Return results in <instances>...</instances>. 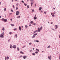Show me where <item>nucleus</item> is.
<instances>
[{"instance_id": "nucleus-1", "label": "nucleus", "mask_w": 60, "mask_h": 60, "mask_svg": "<svg viewBox=\"0 0 60 60\" xmlns=\"http://www.w3.org/2000/svg\"><path fill=\"white\" fill-rule=\"evenodd\" d=\"M4 33H2L0 35V38H4Z\"/></svg>"}, {"instance_id": "nucleus-2", "label": "nucleus", "mask_w": 60, "mask_h": 60, "mask_svg": "<svg viewBox=\"0 0 60 60\" xmlns=\"http://www.w3.org/2000/svg\"><path fill=\"white\" fill-rule=\"evenodd\" d=\"M1 20L4 22H6V21H7V19H5L4 18L2 19H1Z\"/></svg>"}, {"instance_id": "nucleus-3", "label": "nucleus", "mask_w": 60, "mask_h": 60, "mask_svg": "<svg viewBox=\"0 0 60 60\" xmlns=\"http://www.w3.org/2000/svg\"><path fill=\"white\" fill-rule=\"evenodd\" d=\"M19 14V11H17L16 13V15H18Z\"/></svg>"}, {"instance_id": "nucleus-4", "label": "nucleus", "mask_w": 60, "mask_h": 60, "mask_svg": "<svg viewBox=\"0 0 60 60\" xmlns=\"http://www.w3.org/2000/svg\"><path fill=\"white\" fill-rule=\"evenodd\" d=\"M51 56H48V58L50 60H51Z\"/></svg>"}, {"instance_id": "nucleus-5", "label": "nucleus", "mask_w": 60, "mask_h": 60, "mask_svg": "<svg viewBox=\"0 0 60 60\" xmlns=\"http://www.w3.org/2000/svg\"><path fill=\"white\" fill-rule=\"evenodd\" d=\"M27 57L26 56H24L23 57V58L24 59H25L26 58V57Z\"/></svg>"}, {"instance_id": "nucleus-6", "label": "nucleus", "mask_w": 60, "mask_h": 60, "mask_svg": "<svg viewBox=\"0 0 60 60\" xmlns=\"http://www.w3.org/2000/svg\"><path fill=\"white\" fill-rule=\"evenodd\" d=\"M13 48H14V49H15V48H16V46L15 45H13V47H12Z\"/></svg>"}, {"instance_id": "nucleus-7", "label": "nucleus", "mask_w": 60, "mask_h": 60, "mask_svg": "<svg viewBox=\"0 0 60 60\" xmlns=\"http://www.w3.org/2000/svg\"><path fill=\"white\" fill-rule=\"evenodd\" d=\"M19 28L20 30L21 31V27L19 26Z\"/></svg>"}, {"instance_id": "nucleus-8", "label": "nucleus", "mask_w": 60, "mask_h": 60, "mask_svg": "<svg viewBox=\"0 0 60 60\" xmlns=\"http://www.w3.org/2000/svg\"><path fill=\"white\" fill-rule=\"evenodd\" d=\"M55 26L56 27V28H55V29H57L58 28L57 26L56 25Z\"/></svg>"}, {"instance_id": "nucleus-9", "label": "nucleus", "mask_w": 60, "mask_h": 60, "mask_svg": "<svg viewBox=\"0 0 60 60\" xmlns=\"http://www.w3.org/2000/svg\"><path fill=\"white\" fill-rule=\"evenodd\" d=\"M20 53H21L22 54H24V53H23V52H22V51H21L20 52Z\"/></svg>"}, {"instance_id": "nucleus-10", "label": "nucleus", "mask_w": 60, "mask_h": 60, "mask_svg": "<svg viewBox=\"0 0 60 60\" xmlns=\"http://www.w3.org/2000/svg\"><path fill=\"white\" fill-rule=\"evenodd\" d=\"M38 31L39 32H40V28H38Z\"/></svg>"}, {"instance_id": "nucleus-11", "label": "nucleus", "mask_w": 60, "mask_h": 60, "mask_svg": "<svg viewBox=\"0 0 60 60\" xmlns=\"http://www.w3.org/2000/svg\"><path fill=\"white\" fill-rule=\"evenodd\" d=\"M11 26H14V25L13 24H11Z\"/></svg>"}, {"instance_id": "nucleus-12", "label": "nucleus", "mask_w": 60, "mask_h": 60, "mask_svg": "<svg viewBox=\"0 0 60 60\" xmlns=\"http://www.w3.org/2000/svg\"><path fill=\"white\" fill-rule=\"evenodd\" d=\"M17 49L18 51H19V48L18 47L17 48Z\"/></svg>"}, {"instance_id": "nucleus-13", "label": "nucleus", "mask_w": 60, "mask_h": 60, "mask_svg": "<svg viewBox=\"0 0 60 60\" xmlns=\"http://www.w3.org/2000/svg\"><path fill=\"white\" fill-rule=\"evenodd\" d=\"M42 8H41V7H40L39 8V10H41L42 9Z\"/></svg>"}, {"instance_id": "nucleus-14", "label": "nucleus", "mask_w": 60, "mask_h": 60, "mask_svg": "<svg viewBox=\"0 0 60 60\" xmlns=\"http://www.w3.org/2000/svg\"><path fill=\"white\" fill-rule=\"evenodd\" d=\"M11 46H12V45H10V48H11V47H12Z\"/></svg>"}, {"instance_id": "nucleus-15", "label": "nucleus", "mask_w": 60, "mask_h": 60, "mask_svg": "<svg viewBox=\"0 0 60 60\" xmlns=\"http://www.w3.org/2000/svg\"><path fill=\"white\" fill-rule=\"evenodd\" d=\"M42 26H41V28H40V30H41L42 29Z\"/></svg>"}, {"instance_id": "nucleus-16", "label": "nucleus", "mask_w": 60, "mask_h": 60, "mask_svg": "<svg viewBox=\"0 0 60 60\" xmlns=\"http://www.w3.org/2000/svg\"><path fill=\"white\" fill-rule=\"evenodd\" d=\"M25 27H26V28H27V25H25Z\"/></svg>"}, {"instance_id": "nucleus-17", "label": "nucleus", "mask_w": 60, "mask_h": 60, "mask_svg": "<svg viewBox=\"0 0 60 60\" xmlns=\"http://www.w3.org/2000/svg\"><path fill=\"white\" fill-rule=\"evenodd\" d=\"M37 17H34V19L35 20L36 19H37Z\"/></svg>"}, {"instance_id": "nucleus-18", "label": "nucleus", "mask_w": 60, "mask_h": 60, "mask_svg": "<svg viewBox=\"0 0 60 60\" xmlns=\"http://www.w3.org/2000/svg\"><path fill=\"white\" fill-rule=\"evenodd\" d=\"M32 4H33L32 3V2H31V7L32 6Z\"/></svg>"}, {"instance_id": "nucleus-19", "label": "nucleus", "mask_w": 60, "mask_h": 60, "mask_svg": "<svg viewBox=\"0 0 60 60\" xmlns=\"http://www.w3.org/2000/svg\"><path fill=\"white\" fill-rule=\"evenodd\" d=\"M50 45H49V46H48L47 47V48H50Z\"/></svg>"}, {"instance_id": "nucleus-20", "label": "nucleus", "mask_w": 60, "mask_h": 60, "mask_svg": "<svg viewBox=\"0 0 60 60\" xmlns=\"http://www.w3.org/2000/svg\"><path fill=\"white\" fill-rule=\"evenodd\" d=\"M3 29H2V30H3V31H4V30H5V28H4V27H3Z\"/></svg>"}, {"instance_id": "nucleus-21", "label": "nucleus", "mask_w": 60, "mask_h": 60, "mask_svg": "<svg viewBox=\"0 0 60 60\" xmlns=\"http://www.w3.org/2000/svg\"><path fill=\"white\" fill-rule=\"evenodd\" d=\"M16 9L17 10H18V8L17 7H16Z\"/></svg>"}, {"instance_id": "nucleus-22", "label": "nucleus", "mask_w": 60, "mask_h": 60, "mask_svg": "<svg viewBox=\"0 0 60 60\" xmlns=\"http://www.w3.org/2000/svg\"><path fill=\"white\" fill-rule=\"evenodd\" d=\"M32 55H35V54L34 53H32Z\"/></svg>"}, {"instance_id": "nucleus-23", "label": "nucleus", "mask_w": 60, "mask_h": 60, "mask_svg": "<svg viewBox=\"0 0 60 60\" xmlns=\"http://www.w3.org/2000/svg\"><path fill=\"white\" fill-rule=\"evenodd\" d=\"M36 50L38 51V52L39 51V50L38 49H36Z\"/></svg>"}, {"instance_id": "nucleus-24", "label": "nucleus", "mask_w": 60, "mask_h": 60, "mask_svg": "<svg viewBox=\"0 0 60 60\" xmlns=\"http://www.w3.org/2000/svg\"><path fill=\"white\" fill-rule=\"evenodd\" d=\"M17 30V28H15V29H14V31H15V30Z\"/></svg>"}, {"instance_id": "nucleus-25", "label": "nucleus", "mask_w": 60, "mask_h": 60, "mask_svg": "<svg viewBox=\"0 0 60 60\" xmlns=\"http://www.w3.org/2000/svg\"><path fill=\"white\" fill-rule=\"evenodd\" d=\"M24 4L26 6V5H27V4H26L25 3H24Z\"/></svg>"}, {"instance_id": "nucleus-26", "label": "nucleus", "mask_w": 60, "mask_h": 60, "mask_svg": "<svg viewBox=\"0 0 60 60\" xmlns=\"http://www.w3.org/2000/svg\"><path fill=\"white\" fill-rule=\"evenodd\" d=\"M36 41L37 42H38L39 41H38V40H36V41Z\"/></svg>"}, {"instance_id": "nucleus-27", "label": "nucleus", "mask_w": 60, "mask_h": 60, "mask_svg": "<svg viewBox=\"0 0 60 60\" xmlns=\"http://www.w3.org/2000/svg\"><path fill=\"white\" fill-rule=\"evenodd\" d=\"M6 8H5L4 9V11H6Z\"/></svg>"}, {"instance_id": "nucleus-28", "label": "nucleus", "mask_w": 60, "mask_h": 60, "mask_svg": "<svg viewBox=\"0 0 60 60\" xmlns=\"http://www.w3.org/2000/svg\"><path fill=\"white\" fill-rule=\"evenodd\" d=\"M7 59L8 60L9 59V57L8 56H7Z\"/></svg>"}, {"instance_id": "nucleus-29", "label": "nucleus", "mask_w": 60, "mask_h": 60, "mask_svg": "<svg viewBox=\"0 0 60 60\" xmlns=\"http://www.w3.org/2000/svg\"><path fill=\"white\" fill-rule=\"evenodd\" d=\"M35 53H36V54H38V52H37V51H36V52H35Z\"/></svg>"}, {"instance_id": "nucleus-30", "label": "nucleus", "mask_w": 60, "mask_h": 60, "mask_svg": "<svg viewBox=\"0 0 60 60\" xmlns=\"http://www.w3.org/2000/svg\"><path fill=\"white\" fill-rule=\"evenodd\" d=\"M33 22V21H31L30 22V23H32Z\"/></svg>"}, {"instance_id": "nucleus-31", "label": "nucleus", "mask_w": 60, "mask_h": 60, "mask_svg": "<svg viewBox=\"0 0 60 60\" xmlns=\"http://www.w3.org/2000/svg\"><path fill=\"white\" fill-rule=\"evenodd\" d=\"M9 34H12V33L11 32H9Z\"/></svg>"}, {"instance_id": "nucleus-32", "label": "nucleus", "mask_w": 60, "mask_h": 60, "mask_svg": "<svg viewBox=\"0 0 60 60\" xmlns=\"http://www.w3.org/2000/svg\"><path fill=\"white\" fill-rule=\"evenodd\" d=\"M15 36L16 38H17V34H16L15 35Z\"/></svg>"}, {"instance_id": "nucleus-33", "label": "nucleus", "mask_w": 60, "mask_h": 60, "mask_svg": "<svg viewBox=\"0 0 60 60\" xmlns=\"http://www.w3.org/2000/svg\"><path fill=\"white\" fill-rule=\"evenodd\" d=\"M22 3H24V1L23 0L22 1Z\"/></svg>"}, {"instance_id": "nucleus-34", "label": "nucleus", "mask_w": 60, "mask_h": 60, "mask_svg": "<svg viewBox=\"0 0 60 60\" xmlns=\"http://www.w3.org/2000/svg\"><path fill=\"white\" fill-rule=\"evenodd\" d=\"M37 35V33L35 34L34 35H35H35Z\"/></svg>"}, {"instance_id": "nucleus-35", "label": "nucleus", "mask_w": 60, "mask_h": 60, "mask_svg": "<svg viewBox=\"0 0 60 60\" xmlns=\"http://www.w3.org/2000/svg\"><path fill=\"white\" fill-rule=\"evenodd\" d=\"M27 7L28 8H29V6L28 5H27Z\"/></svg>"}, {"instance_id": "nucleus-36", "label": "nucleus", "mask_w": 60, "mask_h": 60, "mask_svg": "<svg viewBox=\"0 0 60 60\" xmlns=\"http://www.w3.org/2000/svg\"><path fill=\"white\" fill-rule=\"evenodd\" d=\"M13 8H15V7H14V5H13Z\"/></svg>"}, {"instance_id": "nucleus-37", "label": "nucleus", "mask_w": 60, "mask_h": 60, "mask_svg": "<svg viewBox=\"0 0 60 60\" xmlns=\"http://www.w3.org/2000/svg\"><path fill=\"white\" fill-rule=\"evenodd\" d=\"M16 5L17 6H18V5H19V4H16Z\"/></svg>"}, {"instance_id": "nucleus-38", "label": "nucleus", "mask_w": 60, "mask_h": 60, "mask_svg": "<svg viewBox=\"0 0 60 60\" xmlns=\"http://www.w3.org/2000/svg\"><path fill=\"white\" fill-rule=\"evenodd\" d=\"M32 50L31 49L30 50V52H32Z\"/></svg>"}, {"instance_id": "nucleus-39", "label": "nucleus", "mask_w": 60, "mask_h": 60, "mask_svg": "<svg viewBox=\"0 0 60 60\" xmlns=\"http://www.w3.org/2000/svg\"><path fill=\"white\" fill-rule=\"evenodd\" d=\"M32 12H34V9H33L32 10Z\"/></svg>"}, {"instance_id": "nucleus-40", "label": "nucleus", "mask_w": 60, "mask_h": 60, "mask_svg": "<svg viewBox=\"0 0 60 60\" xmlns=\"http://www.w3.org/2000/svg\"><path fill=\"white\" fill-rule=\"evenodd\" d=\"M54 14H53V15H52V16L54 17Z\"/></svg>"}, {"instance_id": "nucleus-41", "label": "nucleus", "mask_w": 60, "mask_h": 60, "mask_svg": "<svg viewBox=\"0 0 60 60\" xmlns=\"http://www.w3.org/2000/svg\"><path fill=\"white\" fill-rule=\"evenodd\" d=\"M26 46H24V47H22V48H24L25 47H26Z\"/></svg>"}, {"instance_id": "nucleus-42", "label": "nucleus", "mask_w": 60, "mask_h": 60, "mask_svg": "<svg viewBox=\"0 0 60 60\" xmlns=\"http://www.w3.org/2000/svg\"><path fill=\"white\" fill-rule=\"evenodd\" d=\"M34 37H35V36H33V37H32V38H34Z\"/></svg>"}, {"instance_id": "nucleus-43", "label": "nucleus", "mask_w": 60, "mask_h": 60, "mask_svg": "<svg viewBox=\"0 0 60 60\" xmlns=\"http://www.w3.org/2000/svg\"><path fill=\"white\" fill-rule=\"evenodd\" d=\"M11 11L12 12H13V10H12V9H11Z\"/></svg>"}, {"instance_id": "nucleus-44", "label": "nucleus", "mask_w": 60, "mask_h": 60, "mask_svg": "<svg viewBox=\"0 0 60 60\" xmlns=\"http://www.w3.org/2000/svg\"><path fill=\"white\" fill-rule=\"evenodd\" d=\"M34 25H36V23H34Z\"/></svg>"}, {"instance_id": "nucleus-45", "label": "nucleus", "mask_w": 60, "mask_h": 60, "mask_svg": "<svg viewBox=\"0 0 60 60\" xmlns=\"http://www.w3.org/2000/svg\"><path fill=\"white\" fill-rule=\"evenodd\" d=\"M44 13H45V14L46 13V12H45V11H44Z\"/></svg>"}, {"instance_id": "nucleus-46", "label": "nucleus", "mask_w": 60, "mask_h": 60, "mask_svg": "<svg viewBox=\"0 0 60 60\" xmlns=\"http://www.w3.org/2000/svg\"><path fill=\"white\" fill-rule=\"evenodd\" d=\"M31 43H30L29 44V45H31Z\"/></svg>"}, {"instance_id": "nucleus-47", "label": "nucleus", "mask_w": 60, "mask_h": 60, "mask_svg": "<svg viewBox=\"0 0 60 60\" xmlns=\"http://www.w3.org/2000/svg\"><path fill=\"white\" fill-rule=\"evenodd\" d=\"M7 58H5V60H7Z\"/></svg>"}, {"instance_id": "nucleus-48", "label": "nucleus", "mask_w": 60, "mask_h": 60, "mask_svg": "<svg viewBox=\"0 0 60 60\" xmlns=\"http://www.w3.org/2000/svg\"><path fill=\"white\" fill-rule=\"evenodd\" d=\"M10 20H11V21H12V19H11Z\"/></svg>"}, {"instance_id": "nucleus-49", "label": "nucleus", "mask_w": 60, "mask_h": 60, "mask_svg": "<svg viewBox=\"0 0 60 60\" xmlns=\"http://www.w3.org/2000/svg\"><path fill=\"white\" fill-rule=\"evenodd\" d=\"M59 37L60 38V35H59Z\"/></svg>"}, {"instance_id": "nucleus-50", "label": "nucleus", "mask_w": 60, "mask_h": 60, "mask_svg": "<svg viewBox=\"0 0 60 60\" xmlns=\"http://www.w3.org/2000/svg\"><path fill=\"white\" fill-rule=\"evenodd\" d=\"M20 16H19L18 17H17V18H20Z\"/></svg>"}, {"instance_id": "nucleus-51", "label": "nucleus", "mask_w": 60, "mask_h": 60, "mask_svg": "<svg viewBox=\"0 0 60 60\" xmlns=\"http://www.w3.org/2000/svg\"><path fill=\"white\" fill-rule=\"evenodd\" d=\"M53 23V22H51V24H52Z\"/></svg>"}, {"instance_id": "nucleus-52", "label": "nucleus", "mask_w": 60, "mask_h": 60, "mask_svg": "<svg viewBox=\"0 0 60 60\" xmlns=\"http://www.w3.org/2000/svg\"><path fill=\"white\" fill-rule=\"evenodd\" d=\"M35 32H36V31H34V33H35Z\"/></svg>"}, {"instance_id": "nucleus-53", "label": "nucleus", "mask_w": 60, "mask_h": 60, "mask_svg": "<svg viewBox=\"0 0 60 60\" xmlns=\"http://www.w3.org/2000/svg\"><path fill=\"white\" fill-rule=\"evenodd\" d=\"M30 1H33V0H30Z\"/></svg>"}, {"instance_id": "nucleus-54", "label": "nucleus", "mask_w": 60, "mask_h": 60, "mask_svg": "<svg viewBox=\"0 0 60 60\" xmlns=\"http://www.w3.org/2000/svg\"><path fill=\"white\" fill-rule=\"evenodd\" d=\"M52 29V30H54L52 28V29Z\"/></svg>"}, {"instance_id": "nucleus-55", "label": "nucleus", "mask_w": 60, "mask_h": 60, "mask_svg": "<svg viewBox=\"0 0 60 60\" xmlns=\"http://www.w3.org/2000/svg\"><path fill=\"white\" fill-rule=\"evenodd\" d=\"M31 26V24H30V25H29V26Z\"/></svg>"}, {"instance_id": "nucleus-56", "label": "nucleus", "mask_w": 60, "mask_h": 60, "mask_svg": "<svg viewBox=\"0 0 60 60\" xmlns=\"http://www.w3.org/2000/svg\"><path fill=\"white\" fill-rule=\"evenodd\" d=\"M37 31H37V30H36V31H35V32H37Z\"/></svg>"}, {"instance_id": "nucleus-57", "label": "nucleus", "mask_w": 60, "mask_h": 60, "mask_svg": "<svg viewBox=\"0 0 60 60\" xmlns=\"http://www.w3.org/2000/svg\"><path fill=\"white\" fill-rule=\"evenodd\" d=\"M36 6V4H35V7Z\"/></svg>"}, {"instance_id": "nucleus-58", "label": "nucleus", "mask_w": 60, "mask_h": 60, "mask_svg": "<svg viewBox=\"0 0 60 60\" xmlns=\"http://www.w3.org/2000/svg\"><path fill=\"white\" fill-rule=\"evenodd\" d=\"M41 12L42 13L43 12V11H41Z\"/></svg>"}, {"instance_id": "nucleus-59", "label": "nucleus", "mask_w": 60, "mask_h": 60, "mask_svg": "<svg viewBox=\"0 0 60 60\" xmlns=\"http://www.w3.org/2000/svg\"><path fill=\"white\" fill-rule=\"evenodd\" d=\"M59 59H60V55L59 56Z\"/></svg>"}, {"instance_id": "nucleus-60", "label": "nucleus", "mask_w": 60, "mask_h": 60, "mask_svg": "<svg viewBox=\"0 0 60 60\" xmlns=\"http://www.w3.org/2000/svg\"><path fill=\"white\" fill-rule=\"evenodd\" d=\"M10 41V40H9L8 41Z\"/></svg>"}, {"instance_id": "nucleus-61", "label": "nucleus", "mask_w": 60, "mask_h": 60, "mask_svg": "<svg viewBox=\"0 0 60 60\" xmlns=\"http://www.w3.org/2000/svg\"><path fill=\"white\" fill-rule=\"evenodd\" d=\"M5 58H7V56H5Z\"/></svg>"}, {"instance_id": "nucleus-62", "label": "nucleus", "mask_w": 60, "mask_h": 60, "mask_svg": "<svg viewBox=\"0 0 60 60\" xmlns=\"http://www.w3.org/2000/svg\"><path fill=\"white\" fill-rule=\"evenodd\" d=\"M36 15H35V17H36Z\"/></svg>"}, {"instance_id": "nucleus-63", "label": "nucleus", "mask_w": 60, "mask_h": 60, "mask_svg": "<svg viewBox=\"0 0 60 60\" xmlns=\"http://www.w3.org/2000/svg\"><path fill=\"white\" fill-rule=\"evenodd\" d=\"M15 1H17V2H18V0H15Z\"/></svg>"}, {"instance_id": "nucleus-64", "label": "nucleus", "mask_w": 60, "mask_h": 60, "mask_svg": "<svg viewBox=\"0 0 60 60\" xmlns=\"http://www.w3.org/2000/svg\"><path fill=\"white\" fill-rule=\"evenodd\" d=\"M32 25H34V23H32Z\"/></svg>"}]
</instances>
